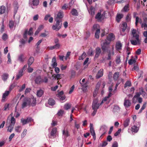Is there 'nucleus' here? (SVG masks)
I'll use <instances>...</instances> for the list:
<instances>
[{
  "instance_id": "423d86ee",
  "label": "nucleus",
  "mask_w": 147,
  "mask_h": 147,
  "mask_svg": "<svg viewBox=\"0 0 147 147\" xmlns=\"http://www.w3.org/2000/svg\"><path fill=\"white\" fill-rule=\"evenodd\" d=\"M98 100L97 99L94 100L92 103V109H95L97 110L99 108L100 105L101 104H98Z\"/></svg>"
},
{
  "instance_id": "ea45409f",
  "label": "nucleus",
  "mask_w": 147,
  "mask_h": 147,
  "mask_svg": "<svg viewBox=\"0 0 147 147\" xmlns=\"http://www.w3.org/2000/svg\"><path fill=\"white\" fill-rule=\"evenodd\" d=\"M131 86V82L129 81H127L124 84V87L126 88L127 87H130Z\"/></svg>"
},
{
  "instance_id": "774afa93",
  "label": "nucleus",
  "mask_w": 147,
  "mask_h": 147,
  "mask_svg": "<svg viewBox=\"0 0 147 147\" xmlns=\"http://www.w3.org/2000/svg\"><path fill=\"white\" fill-rule=\"evenodd\" d=\"M107 140L108 141H111L112 140V138L111 136L110 135H109L107 138Z\"/></svg>"
},
{
  "instance_id": "393cba45",
  "label": "nucleus",
  "mask_w": 147,
  "mask_h": 147,
  "mask_svg": "<svg viewBox=\"0 0 147 147\" xmlns=\"http://www.w3.org/2000/svg\"><path fill=\"white\" fill-rule=\"evenodd\" d=\"M95 9L92 7H90V10H89V13L92 16H93L95 14Z\"/></svg>"
},
{
  "instance_id": "6ab92c4d",
  "label": "nucleus",
  "mask_w": 147,
  "mask_h": 147,
  "mask_svg": "<svg viewBox=\"0 0 147 147\" xmlns=\"http://www.w3.org/2000/svg\"><path fill=\"white\" fill-rule=\"evenodd\" d=\"M119 76V72H117L114 73L113 75V78L114 80H117Z\"/></svg>"
},
{
  "instance_id": "aec40b11",
  "label": "nucleus",
  "mask_w": 147,
  "mask_h": 147,
  "mask_svg": "<svg viewBox=\"0 0 147 147\" xmlns=\"http://www.w3.org/2000/svg\"><path fill=\"white\" fill-rule=\"evenodd\" d=\"M34 60V58L32 57H30L28 61V66H30L33 63Z\"/></svg>"
},
{
  "instance_id": "f257e3e1",
  "label": "nucleus",
  "mask_w": 147,
  "mask_h": 147,
  "mask_svg": "<svg viewBox=\"0 0 147 147\" xmlns=\"http://www.w3.org/2000/svg\"><path fill=\"white\" fill-rule=\"evenodd\" d=\"M131 34L132 35V40H131V43L133 45H136L138 44H140L141 41L139 39V35L137 34V31L134 29L131 31Z\"/></svg>"
},
{
  "instance_id": "39448f33",
  "label": "nucleus",
  "mask_w": 147,
  "mask_h": 147,
  "mask_svg": "<svg viewBox=\"0 0 147 147\" xmlns=\"http://www.w3.org/2000/svg\"><path fill=\"white\" fill-rule=\"evenodd\" d=\"M28 100L30 106L33 107L36 105V98H34L33 96H32L30 98H28Z\"/></svg>"
},
{
  "instance_id": "8fccbe9b",
  "label": "nucleus",
  "mask_w": 147,
  "mask_h": 147,
  "mask_svg": "<svg viewBox=\"0 0 147 147\" xmlns=\"http://www.w3.org/2000/svg\"><path fill=\"white\" fill-rule=\"evenodd\" d=\"M16 122V120L13 117H11V123L10 124H13L14 125Z\"/></svg>"
},
{
  "instance_id": "c9c22d12",
  "label": "nucleus",
  "mask_w": 147,
  "mask_h": 147,
  "mask_svg": "<svg viewBox=\"0 0 147 147\" xmlns=\"http://www.w3.org/2000/svg\"><path fill=\"white\" fill-rule=\"evenodd\" d=\"M100 33V30L99 29H97L96 31L95 37L97 39H98L99 37V34Z\"/></svg>"
},
{
  "instance_id": "f704fd0d",
  "label": "nucleus",
  "mask_w": 147,
  "mask_h": 147,
  "mask_svg": "<svg viewBox=\"0 0 147 147\" xmlns=\"http://www.w3.org/2000/svg\"><path fill=\"white\" fill-rule=\"evenodd\" d=\"M71 13L72 15L74 16H77L78 14L77 10L75 9H73L72 10Z\"/></svg>"
},
{
  "instance_id": "79ce46f5",
  "label": "nucleus",
  "mask_w": 147,
  "mask_h": 147,
  "mask_svg": "<svg viewBox=\"0 0 147 147\" xmlns=\"http://www.w3.org/2000/svg\"><path fill=\"white\" fill-rule=\"evenodd\" d=\"M18 7L17 6H16L14 7V15H13V18H14L16 14L17 11L18 9Z\"/></svg>"
},
{
  "instance_id": "0e129e2a",
  "label": "nucleus",
  "mask_w": 147,
  "mask_h": 147,
  "mask_svg": "<svg viewBox=\"0 0 147 147\" xmlns=\"http://www.w3.org/2000/svg\"><path fill=\"white\" fill-rule=\"evenodd\" d=\"M30 90L31 89L30 88H26L25 91V94H26L29 93L30 92Z\"/></svg>"
},
{
  "instance_id": "58836bf2",
  "label": "nucleus",
  "mask_w": 147,
  "mask_h": 147,
  "mask_svg": "<svg viewBox=\"0 0 147 147\" xmlns=\"http://www.w3.org/2000/svg\"><path fill=\"white\" fill-rule=\"evenodd\" d=\"M14 126V125H13V124H10L9 126L8 127V128L7 130V131H9L10 132H11L13 129Z\"/></svg>"
},
{
  "instance_id": "e433bc0d",
  "label": "nucleus",
  "mask_w": 147,
  "mask_h": 147,
  "mask_svg": "<svg viewBox=\"0 0 147 147\" xmlns=\"http://www.w3.org/2000/svg\"><path fill=\"white\" fill-rule=\"evenodd\" d=\"M57 131V129L56 127L53 128L51 132V135L52 136H54L56 134Z\"/></svg>"
},
{
  "instance_id": "49530a36",
  "label": "nucleus",
  "mask_w": 147,
  "mask_h": 147,
  "mask_svg": "<svg viewBox=\"0 0 147 147\" xmlns=\"http://www.w3.org/2000/svg\"><path fill=\"white\" fill-rule=\"evenodd\" d=\"M121 61L120 57L119 56H117L116 57L115 62L117 64L119 63Z\"/></svg>"
},
{
  "instance_id": "1a4fd4ad",
  "label": "nucleus",
  "mask_w": 147,
  "mask_h": 147,
  "mask_svg": "<svg viewBox=\"0 0 147 147\" xmlns=\"http://www.w3.org/2000/svg\"><path fill=\"white\" fill-rule=\"evenodd\" d=\"M115 38V36L113 33H111L109 34L107 37V39L110 42L113 40Z\"/></svg>"
},
{
  "instance_id": "4be33fe9",
  "label": "nucleus",
  "mask_w": 147,
  "mask_h": 147,
  "mask_svg": "<svg viewBox=\"0 0 147 147\" xmlns=\"http://www.w3.org/2000/svg\"><path fill=\"white\" fill-rule=\"evenodd\" d=\"M120 108L117 105H114L113 109V111L114 113L118 112L120 111Z\"/></svg>"
},
{
  "instance_id": "338daca9",
  "label": "nucleus",
  "mask_w": 147,
  "mask_h": 147,
  "mask_svg": "<svg viewBox=\"0 0 147 147\" xmlns=\"http://www.w3.org/2000/svg\"><path fill=\"white\" fill-rule=\"evenodd\" d=\"M15 136L14 133H12L9 136V141H11L12 139L13 138V137Z\"/></svg>"
},
{
  "instance_id": "c03bdc74",
  "label": "nucleus",
  "mask_w": 147,
  "mask_h": 147,
  "mask_svg": "<svg viewBox=\"0 0 147 147\" xmlns=\"http://www.w3.org/2000/svg\"><path fill=\"white\" fill-rule=\"evenodd\" d=\"M136 61L135 59H130L128 61V63L129 65H131L132 64L136 63Z\"/></svg>"
},
{
  "instance_id": "20e7f679",
  "label": "nucleus",
  "mask_w": 147,
  "mask_h": 147,
  "mask_svg": "<svg viewBox=\"0 0 147 147\" xmlns=\"http://www.w3.org/2000/svg\"><path fill=\"white\" fill-rule=\"evenodd\" d=\"M105 12L101 14L100 12H98L95 16V18L98 22H101L103 20L105 17Z\"/></svg>"
},
{
  "instance_id": "864d4df0",
  "label": "nucleus",
  "mask_w": 147,
  "mask_h": 147,
  "mask_svg": "<svg viewBox=\"0 0 147 147\" xmlns=\"http://www.w3.org/2000/svg\"><path fill=\"white\" fill-rule=\"evenodd\" d=\"M141 27L144 28V29L147 30V24L145 23H142L141 24Z\"/></svg>"
},
{
  "instance_id": "7c9ffc66",
  "label": "nucleus",
  "mask_w": 147,
  "mask_h": 147,
  "mask_svg": "<svg viewBox=\"0 0 147 147\" xmlns=\"http://www.w3.org/2000/svg\"><path fill=\"white\" fill-rule=\"evenodd\" d=\"M48 104L49 105H53L55 104V101L53 99L50 98L48 100Z\"/></svg>"
},
{
  "instance_id": "603ef678",
  "label": "nucleus",
  "mask_w": 147,
  "mask_h": 147,
  "mask_svg": "<svg viewBox=\"0 0 147 147\" xmlns=\"http://www.w3.org/2000/svg\"><path fill=\"white\" fill-rule=\"evenodd\" d=\"M123 11L124 12H127L129 10L128 5H125L123 8Z\"/></svg>"
},
{
  "instance_id": "dca6fc26",
  "label": "nucleus",
  "mask_w": 147,
  "mask_h": 147,
  "mask_svg": "<svg viewBox=\"0 0 147 147\" xmlns=\"http://www.w3.org/2000/svg\"><path fill=\"white\" fill-rule=\"evenodd\" d=\"M123 104L126 108H128L131 105V103L129 100L125 99Z\"/></svg>"
},
{
  "instance_id": "e2e57ef3",
  "label": "nucleus",
  "mask_w": 147,
  "mask_h": 147,
  "mask_svg": "<svg viewBox=\"0 0 147 147\" xmlns=\"http://www.w3.org/2000/svg\"><path fill=\"white\" fill-rule=\"evenodd\" d=\"M118 0H109V2L111 4L118 2Z\"/></svg>"
},
{
  "instance_id": "c756f323",
  "label": "nucleus",
  "mask_w": 147,
  "mask_h": 147,
  "mask_svg": "<svg viewBox=\"0 0 147 147\" xmlns=\"http://www.w3.org/2000/svg\"><path fill=\"white\" fill-rule=\"evenodd\" d=\"M5 6L2 5L0 7V14H2L5 13Z\"/></svg>"
},
{
  "instance_id": "c85d7f7f",
  "label": "nucleus",
  "mask_w": 147,
  "mask_h": 147,
  "mask_svg": "<svg viewBox=\"0 0 147 147\" xmlns=\"http://www.w3.org/2000/svg\"><path fill=\"white\" fill-rule=\"evenodd\" d=\"M141 95L140 92H137L136 93L135 95L134 96L133 99V102H135L134 100L135 98L137 99L138 98L140 97V96Z\"/></svg>"
},
{
  "instance_id": "3c124183",
  "label": "nucleus",
  "mask_w": 147,
  "mask_h": 147,
  "mask_svg": "<svg viewBox=\"0 0 147 147\" xmlns=\"http://www.w3.org/2000/svg\"><path fill=\"white\" fill-rule=\"evenodd\" d=\"M71 53V52L69 51H68L65 57V60H66L68 59H69V56L70 55Z\"/></svg>"
},
{
  "instance_id": "052dcab7",
  "label": "nucleus",
  "mask_w": 147,
  "mask_h": 147,
  "mask_svg": "<svg viewBox=\"0 0 147 147\" xmlns=\"http://www.w3.org/2000/svg\"><path fill=\"white\" fill-rule=\"evenodd\" d=\"M121 131V129H119L114 134V135L115 136H118L119 134L120 133Z\"/></svg>"
},
{
  "instance_id": "6e6552de",
  "label": "nucleus",
  "mask_w": 147,
  "mask_h": 147,
  "mask_svg": "<svg viewBox=\"0 0 147 147\" xmlns=\"http://www.w3.org/2000/svg\"><path fill=\"white\" fill-rule=\"evenodd\" d=\"M90 125L91 134L92 136H93L94 139L95 140L96 138V134L94 129L93 124L92 123H90Z\"/></svg>"
},
{
  "instance_id": "0eeeda50",
  "label": "nucleus",
  "mask_w": 147,
  "mask_h": 147,
  "mask_svg": "<svg viewBox=\"0 0 147 147\" xmlns=\"http://www.w3.org/2000/svg\"><path fill=\"white\" fill-rule=\"evenodd\" d=\"M101 53V49L99 47H97L95 49V54L94 59H95L97 58Z\"/></svg>"
},
{
  "instance_id": "b1692460",
  "label": "nucleus",
  "mask_w": 147,
  "mask_h": 147,
  "mask_svg": "<svg viewBox=\"0 0 147 147\" xmlns=\"http://www.w3.org/2000/svg\"><path fill=\"white\" fill-rule=\"evenodd\" d=\"M44 93L43 91L42 90H40L37 92L36 95L38 97H40Z\"/></svg>"
},
{
  "instance_id": "473e14b6",
  "label": "nucleus",
  "mask_w": 147,
  "mask_h": 147,
  "mask_svg": "<svg viewBox=\"0 0 147 147\" xmlns=\"http://www.w3.org/2000/svg\"><path fill=\"white\" fill-rule=\"evenodd\" d=\"M25 58L23 54H20L18 57V60L21 62H23L24 61Z\"/></svg>"
},
{
  "instance_id": "412c9836",
  "label": "nucleus",
  "mask_w": 147,
  "mask_h": 147,
  "mask_svg": "<svg viewBox=\"0 0 147 147\" xmlns=\"http://www.w3.org/2000/svg\"><path fill=\"white\" fill-rule=\"evenodd\" d=\"M123 15L122 14H117L116 17V20L118 22H119L121 19L123 17Z\"/></svg>"
},
{
  "instance_id": "9b49d317",
  "label": "nucleus",
  "mask_w": 147,
  "mask_h": 147,
  "mask_svg": "<svg viewBox=\"0 0 147 147\" xmlns=\"http://www.w3.org/2000/svg\"><path fill=\"white\" fill-rule=\"evenodd\" d=\"M9 93L10 92L9 91H6L5 92L4 94H3L1 99V101L2 102H4L5 101V99L9 94Z\"/></svg>"
},
{
  "instance_id": "f8f14e48",
  "label": "nucleus",
  "mask_w": 147,
  "mask_h": 147,
  "mask_svg": "<svg viewBox=\"0 0 147 147\" xmlns=\"http://www.w3.org/2000/svg\"><path fill=\"white\" fill-rule=\"evenodd\" d=\"M62 134L66 138L70 136V134L69 132L68 129V128H65L62 131Z\"/></svg>"
},
{
  "instance_id": "bb28decb",
  "label": "nucleus",
  "mask_w": 147,
  "mask_h": 147,
  "mask_svg": "<svg viewBox=\"0 0 147 147\" xmlns=\"http://www.w3.org/2000/svg\"><path fill=\"white\" fill-rule=\"evenodd\" d=\"M52 77L54 78L55 79H57V80L60 79L61 78V74H57V75L54 74L53 75Z\"/></svg>"
},
{
  "instance_id": "7ed1b4c3",
  "label": "nucleus",
  "mask_w": 147,
  "mask_h": 147,
  "mask_svg": "<svg viewBox=\"0 0 147 147\" xmlns=\"http://www.w3.org/2000/svg\"><path fill=\"white\" fill-rule=\"evenodd\" d=\"M110 42H108L106 40L105 42L103 43L102 45H101V49L103 53L107 52L109 50V49L110 48Z\"/></svg>"
},
{
  "instance_id": "69168bd1",
  "label": "nucleus",
  "mask_w": 147,
  "mask_h": 147,
  "mask_svg": "<svg viewBox=\"0 0 147 147\" xmlns=\"http://www.w3.org/2000/svg\"><path fill=\"white\" fill-rule=\"evenodd\" d=\"M33 29L32 28H30L29 31L28 32V34L29 35H31L33 34Z\"/></svg>"
},
{
  "instance_id": "13d9d810",
  "label": "nucleus",
  "mask_w": 147,
  "mask_h": 147,
  "mask_svg": "<svg viewBox=\"0 0 147 147\" xmlns=\"http://www.w3.org/2000/svg\"><path fill=\"white\" fill-rule=\"evenodd\" d=\"M16 85L17 84L15 82L13 83L11 85L9 88L10 90H11L13 89V88L16 86Z\"/></svg>"
},
{
  "instance_id": "4d7b16f0",
  "label": "nucleus",
  "mask_w": 147,
  "mask_h": 147,
  "mask_svg": "<svg viewBox=\"0 0 147 147\" xmlns=\"http://www.w3.org/2000/svg\"><path fill=\"white\" fill-rule=\"evenodd\" d=\"M26 87V84H23L22 87L19 89V91L20 92H21Z\"/></svg>"
},
{
  "instance_id": "f03ea898",
  "label": "nucleus",
  "mask_w": 147,
  "mask_h": 147,
  "mask_svg": "<svg viewBox=\"0 0 147 147\" xmlns=\"http://www.w3.org/2000/svg\"><path fill=\"white\" fill-rule=\"evenodd\" d=\"M56 23L55 25H53L52 26V28L54 30L58 31L61 28L62 26V23L61 20L55 19Z\"/></svg>"
},
{
  "instance_id": "09e8293b",
  "label": "nucleus",
  "mask_w": 147,
  "mask_h": 147,
  "mask_svg": "<svg viewBox=\"0 0 147 147\" xmlns=\"http://www.w3.org/2000/svg\"><path fill=\"white\" fill-rule=\"evenodd\" d=\"M8 38V35L5 33H4L2 36V39L4 41L6 40Z\"/></svg>"
},
{
  "instance_id": "ddd939ff",
  "label": "nucleus",
  "mask_w": 147,
  "mask_h": 147,
  "mask_svg": "<svg viewBox=\"0 0 147 147\" xmlns=\"http://www.w3.org/2000/svg\"><path fill=\"white\" fill-rule=\"evenodd\" d=\"M43 81V79H42L40 76L37 77L35 80V83L37 84H40Z\"/></svg>"
},
{
  "instance_id": "5701e85b",
  "label": "nucleus",
  "mask_w": 147,
  "mask_h": 147,
  "mask_svg": "<svg viewBox=\"0 0 147 147\" xmlns=\"http://www.w3.org/2000/svg\"><path fill=\"white\" fill-rule=\"evenodd\" d=\"M63 17V13L61 12H59L58 13L57 17L55 19H57L59 20H61V19Z\"/></svg>"
},
{
  "instance_id": "2f4dec72",
  "label": "nucleus",
  "mask_w": 147,
  "mask_h": 147,
  "mask_svg": "<svg viewBox=\"0 0 147 147\" xmlns=\"http://www.w3.org/2000/svg\"><path fill=\"white\" fill-rule=\"evenodd\" d=\"M139 129L138 127L136 125L133 126L131 127V130L132 132L136 133L138 132Z\"/></svg>"
},
{
  "instance_id": "4468645a",
  "label": "nucleus",
  "mask_w": 147,
  "mask_h": 147,
  "mask_svg": "<svg viewBox=\"0 0 147 147\" xmlns=\"http://www.w3.org/2000/svg\"><path fill=\"white\" fill-rule=\"evenodd\" d=\"M103 69H100L98 72L96 77L97 79H98L102 77L103 75Z\"/></svg>"
},
{
  "instance_id": "a18cd8bd",
  "label": "nucleus",
  "mask_w": 147,
  "mask_h": 147,
  "mask_svg": "<svg viewBox=\"0 0 147 147\" xmlns=\"http://www.w3.org/2000/svg\"><path fill=\"white\" fill-rule=\"evenodd\" d=\"M39 3V0H33L32 1V4L34 5H38Z\"/></svg>"
},
{
  "instance_id": "a211bd4d",
  "label": "nucleus",
  "mask_w": 147,
  "mask_h": 147,
  "mask_svg": "<svg viewBox=\"0 0 147 147\" xmlns=\"http://www.w3.org/2000/svg\"><path fill=\"white\" fill-rule=\"evenodd\" d=\"M122 44L120 42L118 41L116 43V49L117 50L119 51L121 50L122 49Z\"/></svg>"
},
{
  "instance_id": "f3484780",
  "label": "nucleus",
  "mask_w": 147,
  "mask_h": 147,
  "mask_svg": "<svg viewBox=\"0 0 147 147\" xmlns=\"http://www.w3.org/2000/svg\"><path fill=\"white\" fill-rule=\"evenodd\" d=\"M140 91V92L141 95L144 98H147V94L145 92L143 89L141 88L139 89Z\"/></svg>"
},
{
  "instance_id": "5fc2aeb1",
  "label": "nucleus",
  "mask_w": 147,
  "mask_h": 147,
  "mask_svg": "<svg viewBox=\"0 0 147 147\" xmlns=\"http://www.w3.org/2000/svg\"><path fill=\"white\" fill-rule=\"evenodd\" d=\"M64 112V111L61 110L58 112L57 114L58 116H61L63 114Z\"/></svg>"
},
{
  "instance_id": "a19ab883",
  "label": "nucleus",
  "mask_w": 147,
  "mask_h": 147,
  "mask_svg": "<svg viewBox=\"0 0 147 147\" xmlns=\"http://www.w3.org/2000/svg\"><path fill=\"white\" fill-rule=\"evenodd\" d=\"M48 32L47 31H45V32L42 33L40 35V36L45 37L47 36L48 35Z\"/></svg>"
},
{
  "instance_id": "a878e982",
  "label": "nucleus",
  "mask_w": 147,
  "mask_h": 147,
  "mask_svg": "<svg viewBox=\"0 0 147 147\" xmlns=\"http://www.w3.org/2000/svg\"><path fill=\"white\" fill-rule=\"evenodd\" d=\"M129 121L130 119L129 118H127L126 119L123 123V125L124 127H126L129 125Z\"/></svg>"
},
{
  "instance_id": "37998d69",
  "label": "nucleus",
  "mask_w": 147,
  "mask_h": 147,
  "mask_svg": "<svg viewBox=\"0 0 147 147\" xmlns=\"http://www.w3.org/2000/svg\"><path fill=\"white\" fill-rule=\"evenodd\" d=\"M14 22L12 20L9 21V26L10 28H12L13 27L14 25Z\"/></svg>"
},
{
  "instance_id": "de8ad7c7",
  "label": "nucleus",
  "mask_w": 147,
  "mask_h": 147,
  "mask_svg": "<svg viewBox=\"0 0 147 147\" xmlns=\"http://www.w3.org/2000/svg\"><path fill=\"white\" fill-rule=\"evenodd\" d=\"M71 107V106L70 104H66L64 105V108L65 109L67 110L69 109H70Z\"/></svg>"
},
{
  "instance_id": "680f3d73",
  "label": "nucleus",
  "mask_w": 147,
  "mask_h": 147,
  "mask_svg": "<svg viewBox=\"0 0 147 147\" xmlns=\"http://www.w3.org/2000/svg\"><path fill=\"white\" fill-rule=\"evenodd\" d=\"M75 88V86L74 85H73L70 89L69 91V94H71Z\"/></svg>"
},
{
  "instance_id": "cd10ccee",
  "label": "nucleus",
  "mask_w": 147,
  "mask_h": 147,
  "mask_svg": "<svg viewBox=\"0 0 147 147\" xmlns=\"http://www.w3.org/2000/svg\"><path fill=\"white\" fill-rule=\"evenodd\" d=\"M9 77V75L6 73H4L2 76V80L4 81H6Z\"/></svg>"
},
{
  "instance_id": "72a5a7b5",
  "label": "nucleus",
  "mask_w": 147,
  "mask_h": 147,
  "mask_svg": "<svg viewBox=\"0 0 147 147\" xmlns=\"http://www.w3.org/2000/svg\"><path fill=\"white\" fill-rule=\"evenodd\" d=\"M23 72V70H21L19 72L18 74L16 76V79L17 80L19 78H20L23 75L22 73Z\"/></svg>"
},
{
  "instance_id": "bf43d9fd",
  "label": "nucleus",
  "mask_w": 147,
  "mask_h": 147,
  "mask_svg": "<svg viewBox=\"0 0 147 147\" xmlns=\"http://www.w3.org/2000/svg\"><path fill=\"white\" fill-rule=\"evenodd\" d=\"M102 128H105V130L104 132L102 134L101 136V137L102 136H104L106 134V133L107 131V126H106V125L105 126L104 125V126H102V128H101V129Z\"/></svg>"
},
{
  "instance_id": "9d476101",
  "label": "nucleus",
  "mask_w": 147,
  "mask_h": 147,
  "mask_svg": "<svg viewBox=\"0 0 147 147\" xmlns=\"http://www.w3.org/2000/svg\"><path fill=\"white\" fill-rule=\"evenodd\" d=\"M28 100V98H25L24 99L23 103L22 105V108L23 109L26 107L27 105L30 106Z\"/></svg>"
},
{
  "instance_id": "2eb2a0df",
  "label": "nucleus",
  "mask_w": 147,
  "mask_h": 147,
  "mask_svg": "<svg viewBox=\"0 0 147 147\" xmlns=\"http://www.w3.org/2000/svg\"><path fill=\"white\" fill-rule=\"evenodd\" d=\"M127 24L126 22H124L122 24L121 28V31L124 32L126 29Z\"/></svg>"
},
{
  "instance_id": "4c0bfd02",
  "label": "nucleus",
  "mask_w": 147,
  "mask_h": 147,
  "mask_svg": "<svg viewBox=\"0 0 147 147\" xmlns=\"http://www.w3.org/2000/svg\"><path fill=\"white\" fill-rule=\"evenodd\" d=\"M140 22L141 24H142L141 19H140L138 16L136 17L135 25L136 26H137L138 22Z\"/></svg>"
},
{
  "instance_id": "6e6d98bb",
  "label": "nucleus",
  "mask_w": 147,
  "mask_h": 147,
  "mask_svg": "<svg viewBox=\"0 0 147 147\" xmlns=\"http://www.w3.org/2000/svg\"><path fill=\"white\" fill-rule=\"evenodd\" d=\"M21 121L22 123V125H24L27 123H28L27 120V119H24L22 118L21 119Z\"/></svg>"
}]
</instances>
